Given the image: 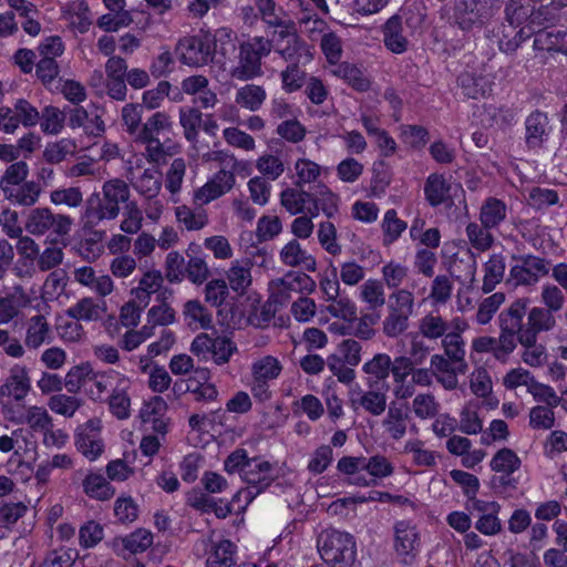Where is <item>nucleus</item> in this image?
<instances>
[{
    "label": "nucleus",
    "instance_id": "obj_54",
    "mask_svg": "<svg viewBox=\"0 0 567 567\" xmlns=\"http://www.w3.org/2000/svg\"><path fill=\"white\" fill-rule=\"evenodd\" d=\"M408 414L400 408H390L386 417L383 420V426L393 440L402 439L406 433Z\"/></svg>",
    "mask_w": 567,
    "mask_h": 567
},
{
    "label": "nucleus",
    "instance_id": "obj_20",
    "mask_svg": "<svg viewBox=\"0 0 567 567\" xmlns=\"http://www.w3.org/2000/svg\"><path fill=\"white\" fill-rule=\"evenodd\" d=\"M153 544L151 532L140 528L125 537H116L112 540V548L120 556L145 551Z\"/></svg>",
    "mask_w": 567,
    "mask_h": 567
},
{
    "label": "nucleus",
    "instance_id": "obj_43",
    "mask_svg": "<svg viewBox=\"0 0 567 567\" xmlns=\"http://www.w3.org/2000/svg\"><path fill=\"white\" fill-rule=\"evenodd\" d=\"M195 372L199 379L204 380V382L197 381L194 388L192 385H187L185 391H189L196 402L216 401L218 398V390L215 384L207 382L210 378L209 370L197 369Z\"/></svg>",
    "mask_w": 567,
    "mask_h": 567
},
{
    "label": "nucleus",
    "instance_id": "obj_5",
    "mask_svg": "<svg viewBox=\"0 0 567 567\" xmlns=\"http://www.w3.org/2000/svg\"><path fill=\"white\" fill-rule=\"evenodd\" d=\"M516 320L505 317L502 310L497 317L499 336H482L473 339L472 351L477 353H492L494 359L501 363H506L511 354L515 351L514 324Z\"/></svg>",
    "mask_w": 567,
    "mask_h": 567
},
{
    "label": "nucleus",
    "instance_id": "obj_33",
    "mask_svg": "<svg viewBox=\"0 0 567 567\" xmlns=\"http://www.w3.org/2000/svg\"><path fill=\"white\" fill-rule=\"evenodd\" d=\"M103 200L110 204L114 210L120 214V205L130 203V187L120 178L106 181L102 186Z\"/></svg>",
    "mask_w": 567,
    "mask_h": 567
},
{
    "label": "nucleus",
    "instance_id": "obj_64",
    "mask_svg": "<svg viewBox=\"0 0 567 567\" xmlns=\"http://www.w3.org/2000/svg\"><path fill=\"white\" fill-rule=\"evenodd\" d=\"M362 346L354 339H343L337 347L333 355L346 361L350 367H357L361 361Z\"/></svg>",
    "mask_w": 567,
    "mask_h": 567
},
{
    "label": "nucleus",
    "instance_id": "obj_16",
    "mask_svg": "<svg viewBox=\"0 0 567 567\" xmlns=\"http://www.w3.org/2000/svg\"><path fill=\"white\" fill-rule=\"evenodd\" d=\"M392 368V360L386 353H377L362 365L365 373L364 384L367 388H390L388 379Z\"/></svg>",
    "mask_w": 567,
    "mask_h": 567
},
{
    "label": "nucleus",
    "instance_id": "obj_11",
    "mask_svg": "<svg viewBox=\"0 0 567 567\" xmlns=\"http://www.w3.org/2000/svg\"><path fill=\"white\" fill-rule=\"evenodd\" d=\"M394 549L404 565H412L420 553V534L411 520H399L393 526Z\"/></svg>",
    "mask_w": 567,
    "mask_h": 567
},
{
    "label": "nucleus",
    "instance_id": "obj_34",
    "mask_svg": "<svg viewBox=\"0 0 567 567\" xmlns=\"http://www.w3.org/2000/svg\"><path fill=\"white\" fill-rule=\"evenodd\" d=\"M536 0H508L505 4V18L511 25L524 22L533 24Z\"/></svg>",
    "mask_w": 567,
    "mask_h": 567
},
{
    "label": "nucleus",
    "instance_id": "obj_36",
    "mask_svg": "<svg viewBox=\"0 0 567 567\" xmlns=\"http://www.w3.org/2000/svg\"><path fill=\"white\" fill-rule=\"evenodd\" d=\"M267 94L262 86L246 84L236 92L235 102L251 112L258 111L266 101Z\"/></svg>",
    "mask_w": 567,
    "mask_h": 567
},
{
    "label": "nucleus",
    "instance_id": "obj_31",
    "mask_svg": "<svg viewBox=\"0 0 567 567\" xmlns=\"http://www.w3.org/2000/svg\"><path fill=\"white\" fill-rule=\"evenodd\" d=\"M331 72L333 75L347 82L355 91L367 92L371 86L370 79L354 64L348 62L338 63Z\"/></svg>",
    "mask_w": 567,
    "mask_h": 567
},
{
    "label": "nucleus",
    "instance_id": "obj_61",
    "mask_svg": "<svg viewBox=\"0 0 567 567\" xmlns=\"http://www.w3.org/2000/svg\"><path fill=\"white\" fill-rule=\"evenodd\" d=\"M504 302V292H495L492 296L485 298L478 306L476 312V322L478 324H487Z\"/></svg>",
    "mask_w": 567,
    "mask_h": 567
},
{
    "label": "nucleus",
    "instance_id": "obj_12",
    "mask_svg": "<svg viewBox=\"0 0 567 567\" xmlns=\"http://www.w3.org/2000/svg\"><path fill=\"white\" fill-rule=\"evenodd\" d=\"M390 388H367L358 389L350 393V404L353 411L360 409L372 416H380L386 410L388 391Z\"/></svg>",
    "mask_w": 567,
    "mask_h": 567
},
{
    "label": "nucleus",
    "instance_id": "obj_6",
    "mask_svg": "<svg viewBox=\"0 0 567 567\" xmlns=\"http://www.w3.org/2000/svg\"><path fill=\"white\" fill-rule=\"evenodd\" d=\"M502 6L503 0H457L455 21L465 31L481 28L499 12Z\"/></svg>",
    "mask_w": 567,
    "mask_h": 567
},
{
    "label": "nucleus",
    "instance_id": "obj_51",
    "mask_svg": "<svg viewBox=\"0 0 567 567\" xmlns=\"http://www.w3.org/2000/svg\"><path fill=\"white\" fill-rule=\"evenodd\" d=\"M520 458L507 447L501 449L491 460L489 466L496 473H514L520 467Z\"/></svg>",
    "mask_w": 567,
    "mask_h": 567
},
{
    "label": "nucleus",
    "instance_id": "obj_14",
    "mask_svg": "<svg viewBox=\"0 0 567 567\" xmlns=\"http://www.w3.org/2000/svg\"><path fill=\"white\" fill-rule=\"evenodd\" d=\"M551 126L546 113L532 112L525 120L524 141L528 150L540 148L549 138Z\"/></svg>",
    "mask_w": 567,
    "mask_h": 567
},
{
    "label": "nucleus",
    "instance_id": "obj_46",
    "mask_svg": "<svg viewBox=\"0 0 567 567\" xmlns=\"http://www.w3.org/2000/svg\"><path fill=\"white\" fill-rule=\"evenodd\" d=\"M414 310V297L405 289H398L389 296L388 313L410 318Z\"/></svg>",
    "mask_w": 567,
    "mask_h": 567
},
{
    "label": "nucleus",
    "instance_id": "obj_40",
    "mask_svg": "<svg viewBox=\"0 0 567 567\" xmlns=\"http://www.w3.org/2000/svg\"><path fill=\"white\" fill-rule=\"evenodd\" d=\"M313 199V194L297 188H286L280 194V203L290 215L302 214Z\"/></svg>",
    "mask_w": 567,
    "mask_h": 567
},
{
    "label": "nucleus",
    "instance_id": "obj_38",
    "mask_svg": "<svg viewBox=\"0 0 567 567\" xmlns=\"http://www.w3.org/2000/svg\"><path fill=\"white\" fill-rule=\"evenodd\" d=\"M75 445L78 450L89 460H96L104 450V444L100 433L89 431H78L75 434Z\"/></svg>",
    "mask_w": 567,
    "mask_h": 567
},
{
    "label": "nucleus",
    "instance_id": "obj_30",
    "mask_svg": "<svg viewBox=\"0 0 567 567\" xmlns=\"http://www.w3.org/2000/svg\"><path fill=\"white\" fill-rule=\"evenodd\" d=\"M533 47L535 50L567 55V30L540 31L535 35Z\"/></svg>",
    "mask_w": 567,
    "mask_h": 567
},
{
    "label": "nucleus",
    "instance_id": "obj_37",
    "mask_svg": "<svg viewBox=\"0 0 567 567\" xmlns=\"http://www.w3.org/2000/svg\"><path fill=\"white\" fill-rule=\"evenodd\" d=\"M505 269V258L502 255L494 254L489 257L484 265L485 275L482 287L484 292L494 290L496 285L503 280Z\"/></svg>",
    "mask_w": 567,
    "mask_h": 567
},
{
    "label": "nucleus",
    "instance_id": "obj_56",
    "mask_svg": "<svg viewBox=\"0 0 567 567\" xmlns=\"http://www.w3.org/2000/svg\"><path fill=\"white\" fill-rule=\"evenodd\" d=\"M227 278L230 288L238 295H244L251 285V274L248 266H241L236 261L228 270Z\"/></svg>",
    "mask_w": 567,
    "mask_h": 567
},
{
    "label": "nucleus",
    "instance_id": "obj_63",
    "mask_svg": "<svg viewBox=\"0 0 567 567\" xmlns=\"http://www.w3.org/2000/svg\"><path fill=\"white\" fill-rule=\"evenodd\" d=\"M491 228H486L482 224L470 223L466 227V235L472 246L481 251L491 248L494 238L489 233Z\"/></svg>",
    "mask_w": 567,
    "mask_h": 567
},
{
    "label": "nucleus",
    "instance_id": "obj_17",
    "mask_svg": "<svg viewBox=\"0 0 567 567\" xmlns=\"http://www.w3.org/2000/svg\"><path fill=\"white\" fill-rule=\"evenodd\" d=\"M53 340L52 329L43 315L32 316L25 323L24 346L29 350H38Z\"/></svg>",
    "mask_w": 567,
    "mask_h": 567
},
{
    "label": "nucleus",
    "instance_id": "obj_42",
    "mask_svg": "<svg viewBox=\"0 0 567 567\" xmlns=\"http://www.w3.org/2000/svg\"><path fill=\"white\" fill-rule=\"evenodd\" d=\"M280 287L282 293L289 291L311 293L316 289V281L305 272L289 271L280 279Z\"/></svg>",
    "mask_w": 567,
    "mask_h": 567
},
{
    "label": "nucleus",
    "instance_id": "obj_15",
    "mask_svg": "<svg viewBox=\"0 0 567 567\" xmlns=\"http://www.w3.org/2000/svg\"><path fill=\"white\" fill-rule=\"evenodd\" d=\"M114 208L103 200V195L93 193L85 202L82 220L84 229L94 228L103 220H113L117 217Z\"/></svg>",
    "mask_w": 567,
    "mask_h": 567
},
{
    "label": "nucleus",
    "instance_id": "obj_24",
    "mask_svg": "<svg viewBox=\"0 0 567 567\" xmlns=\"http://www.w3.org/2000/svg\"><path fill=\"white\" fill-rule=\"evenodd\" d=\"M278 53L286 62L306 64L312 60L311 48L299 35L290 38L286 43H278L275 47Z\"/></svg>",
    "mask_w": 567,
    "mask_h": 567
},
{
    "label": "nucleus",
    "instance_id": "obj_52",
    "mask_svg": "<svg viewBox=\"0 0 567 567\" xmlns=\"http://www.w3.org/2000/svg\"><path fill=\"white\" fill-rule=\"evenodd\" d=\"M406 227L408 224L398 217L395 209L386 210L382 221L383 243L385 245L394 243Z\"/></svg>",
    "mask_w": 567,
    "mask_h": 567
},
{
    "label": "nucleus",
    "instance_id": "obj_59",
    "mask_svg": "<svg viewBox=\"0 0 567 567\" xmlns=\"http://www.w3.org/2000/svg\"><path fill=\"white\" fill-rule=\"evenodd\" d=\"M238 351L235 342L225 336L214 338L210 359L217 364L223 365L229 362L234 353Z\"/></svg>",
    "mask_w": 567,
    "mask_h": 567
},
{
    "label": "nucleus",
    "instance_id": "obj_47",
    "mask_svg": "<svg viewBox=\"0 0 567 567\" xmlns=\"http://www.w3.org/2000/svg\"><path fill=\"white\" fill-rule=\"evenodd\" d=\"M449 328V323L441 316L433 313L424 316L419 323L421 334L430 340L445 338Z\"/></svg>",
    "mask_w": 567,
    "mask_h": 567
},
{
    "label": "nucleus",
    "instance_id": "obj_4",
    "mask_svg": "<svg viewBox=\"0 0 567 567\" xmlns=\"http://www.w3.org/2000/svg\"><path fill=\"white\" fill-rule=\"evenodd\" d=\"M271 50V41L264 37H254L240 43L238 65L231 69V76L248 81L262 75L261 60L268 56Z\"/></svg>",
    "mask_w": 567,
    "mask_h": 567
},
{
    "label": "nucleus",
    "instance_id": "obj_3",
    "mask_svg": "<svg viewBox=\"0 0 567 567\" xmlns=\"http://www.w3.org/2000/svg\"><path fill=\"white\" fill-rule=\"evenodd\" d=\"M321 558L331 567H350L357 556L354 538L337 529L322 530L317 540Z\"/></svg>",
    "mask_w": 567,
    "mask_h": 567
},
{
    "label": "nucleus",
    "instance_id": "obj_57",
    "mask_svg": "<svg viewBox=\"0 0 567 567\" xmlns=\"http://www.w3.org/2000/svg\"><path fill=\"white\" fill-rule=\"evenodd\" d=\"M300 64L289 63L280 73L282 89L288 93L300 90L305 84L306 72L300 68Z\"/></svg>",
    "mask_w": 567,
    "mask_h": 567
},
{
    "label": "nucleus",
    "instance_id": "obj_8",
    "mask_svg": "<svg viewBox=\"0 0 567 567\" xmlns=\"http://www.w3.org/2000/svg\"><path fill=\"white\" fill-rule=\"evenodd\" d=\"M508 282L514 287L535 286L539 279L549 274L550 261L532 255H513Z\"/></svg>",
    "mask_w": 567,
    "mask_h": 567
},
{
    "label": "nucleus",
    "instance_id": "obj_32",
    "mask_svg": "<svg viewBox=\"0 0 567 567\" xmlns=\"http://www.w3.org/2000/svg\"><path fill=\"white\" fill-rule=\"evenodd\" d=\"M507 215L506 204L495 197H488L482 204L480 220L486 228H496L505 220Z\"/></svg>",
    "mask_w": 567,
    "mask_h": 567
},
{
    "label": "nucleus",
    "instance_id": "obj_9",
    "mask_svg": "<svg viewBox=\"0 0 567 567\" xmlns=\"http://www.w3.org/2000/svg\"><path fill=\"white\" fill-rule=\"evenodd\" d=\"M241 478L247 484L245 499L249 504L274 482V466L268 461L251 458L243 468Z\"/></svg>",
    "mask_w": 567,
    "mask_h": 567
},
{
    "label": "nucleus",
    "instance_id": "obj_62",
    "mask_svg": "<svg viewBox=\"0 0 567 567\" xmlns=\"http://www.w3.org/2000/svg\"><path fill=\"white\" fill-rule=\"evenodd\" d=\"M143 214L135 202H130L124 207L123 220L120 229L125 234H137L142 228Z\"/></svg>",
    "mask_w": 567,
    "mask_h": 567
},
{
    "label": "nucleus",
    "instance_id": "obj_25",
    "mask_svg": "<svg viewBox=\"0 0 567 567\" xmlns=\"http://www.w3.org/2000/svg\"><path fill=\"white\" fill-rule=\"evenodd\" d=\"M105 312V301H95L93 298L85 297L65 311L66 316L76 321H97Z\"/></svg>",
    "mask_w": 567,
    "mask_h": 567
},
{
    "label": "nucleus",
    "instance_id": "obj_50",
    "mask_svg": "<svg viewBox=\"0 0 567 567\" xmlns=\"http://www.w3.org/2000/svg\"><path fill=\"white\" fill-rule=\"evenodd\" d=\"M167 290L157 296L159 305L153 306L147 312V323L153 326H168L175 321V310L165 302Z\"/></svg>",
    "mask_w": 567,
    "mask_h": 567
},
{
    "label": "nucleus",
    "instance_id": "obj_19",
    "mask_svg": "<svg viewBox=\"0 0 567 567\" xmlns=\"http://www.w3.org/2000/svg\"><path fill=\"white\" fill-rule=\"evenodd\" d=\"M515 349L517 344L522 347L520 359L522 361L532 367L540 368L547 362L546 346L538 342V338L514 334Z\"/></svg>",
    "mask_w": 567,
    "mask_h": 567
},
{
    "label": "nucleus",
    "instance_id": "obj_53",
    "mask_svg": "<svg viewBox=\"0 0 567 567\" xmlns=\"http://www.w3.org/2000/svg\"><path fill=\"white\" fill-rule=\"evenodd\" d=\"M41 130L45 134H59L64 127L65 112L60 109L48 105L40 114Z\"/></svg>",
    "mask_w": 567,
    "mask_h": 567
},
{
    "label": "nucleus",
    "instance_id": "obj_1",
    "mask_svg": "<svg viewBox=\"0 0 567 567\" xmlns=\"http://www.w3.org/2000/svg\"><path fill=\"white\" fill-rule=\"evenodd\" d=\"M19 157V147L0 144V161L9 164L0 177V190L11 204L29 207L39 200L42 189L39 183L27 181L29 165Z\"/></svg>",
    "mask_w": 567,
    "mask_h": 567
},
{
    "label": "nucleus",
    "instance_id": "obj_23",
    "mask_svg": "<svg viewBox=\"0 0 567 567\" xmlns=\"http://www.w3.org/2000/svg\"><path fill=\"white\" fill-rule=\"evenodd\" d=\"M280 259L282 264L289 267H303L305 270L313 272L317 269V261L313 256L302 249L297 239L287 243L281 251Z\"/></svg>",
    "mask_w": 567,
    "mask_h": 567
},
{
    "label": "nucleus",
    "instance_id": "obj_22",
    "mask_svg": "<svg viewBox=\"0 0 567 567\" xmlns=\"http://www.w3.org/2000/svg\"><path fill=\"white\" fill-rule=\"evenodd\" d=\"M9 421L16 424H28L33 431L47 433L53 427L52 417L44 408L30 406L18 410L17 415H10Z\"/></svg>",
    "mask_w": 567,
    "mask_h": 567
},
{
    "label": "nucleus",
    "instance_id": "obj_39",
    "mask_svg": "<svg viewBox=\"0 0 567 567\" xmlns=\"http://www.w3.org/2000/svg\"><path fill=\"white\" fill-rule=\"evenodd\" d=\"M183 316L186 323L195 329H208L212 327V315L198 300H188L184 305Z\"/></svg>",
    "mask_w": 567,
    "mask_h": 567
},
{
    "label": "nucleus",
    "instance_id": "obj_10",
    "mask_svg": "<svg viewBox=\"0 0 567 567\" xmlns=\"http://www.w3.org/2000/svg\"><path fill=\"white\" fill-rule=\"evenodd\" d=\"M72 219L66 215H54L49 208H34L27 218L25 228L32 235H43L51 230L59 237L71 230Z\"/></svg>",
    "mask_w": 567,
    "mask_h": 567
},
{
    "label": "nucleus",
    "instance_id": "obj_7",
    "mask_svg": "<svg viewBox=\"0 0 567 567\" xmlns=\"http://www.w3.org/2000/svg\"><path fill=\"white\" fill-rule=\"evenodd\" d=\"M213 45V35L209 32H199L179 39L175 53L182 64L200 68L214 61Z\"/></svg>",
    "mask_w": 567,
    "mask_h": 567
},
{
    "label": "nucleus",
    "instance_id": "obj_48",
    "mask_svg": "<svg viewBox=\"0 0 567 567\" xmlns=\"http://www.w3.org/2000/svg\"><path fill=\"white\" fill-rule=\"evenodd\" d=\"M282 370L280 362L271 355H266L254 362L251 367L252 378L261 381H272L277 379Z\"/></svg>",
    "mask_w": 567,
    "mask_h": 567
},
{
    "label": "nucleus",
    "instance_id": "obj_2",
    "mask_svg": "<svg viewBox=\"0 0 567 567\" xmlns=\"http://www.w3.org/2000/svg\"><path fill=\"white\" fill-rule=\"evenodd\" d=\"M530 299L517 298L503 309L505 317L516 320L513 334L538 338L542 332L551 331L556 327L554 312L544 307L528 309Z\"/></svg>",
    "mask_w": 567,
    "mask_h": 567
},
{
    "label": "nucleus",
    "instance_id": "obj_29",
    "mask_svg": "<svg viewBox=\"0 0 567 567\" xmlns=\"http://www.w3.org/2000/svg\"><path fill=\"white\" fill-rule=\"evenodd\" d=\"M131 184L138 194L153 200L162 188V173L157 168H146L138 177L132 178Z\"/></svg>",
    "mask_w": 567,
    "mask_h": 567
},
{
    "label": "nucleus",
    "instance_id": "obj_27",
    "mask_svg": "<svg viewBox=\"0 0 567 567\" xmlns=\"http://www.w3.org/2000/svg\"><path fill=\"white\" fill-rule=\"evenodd\" d=\"M462 93L470 99L484 97L492 90L491 80L483 74L463 72L457 78Z\"/></svg>",
    "mask_w": 567,
    "mask_h": 567
},
{
    "label": "nucleus",
    "instance_id": "obj_21",
    "mask_svg": "<svg viewBox=\"0 0 567 567\" xmlns=\"http://www.w3.org/2000/svg\"><path fill=\"white\" fill-rule=\"evenodd\" d=\"M406 27L399 16H392L383 25V42L388 50L401 54L408 50L409 41L405 35Z\"/></svg>",
    "mask_w": 567,
    "mask_h": 567
},
{
    "label": "nucleus",
    "instance_id": "obj_26",
    "mask_svg": "<svg viewBox=\"0 0 567 567\" xmlns=\"http://www.w3.org/2000/svg\"><path fill=\"white\" fill-rule=\"evenodd\" d=\"M451 184L443 174H430L424 183L425 199L432 207H437L451 198Z\"/></svg>",
    "mask_w": 567,
    "mask_h": 567
},
{
    "label": "nucleus",
    "instance_id": "obj_60",
    "mask_svg": "<svg viewBox=\"0 0 567 567\" xmlns=\"http://www.w3.org/2000/svg\"><path fill=\"white\" fill-rule=\"evenodd\" d=\"M91 373L92 368L89 363L72 367L63 379L68 392L75 394L82 385L90 381Z\"/></svg>",
    "mask_w": 567,
    "mask_h": 567
},
{
    "label": "nucleus",
    "instance_id": "obj_44",
    "mask_svg": "<svg viewBox=\"0 0 567 567\" xmlns=\"http://www.w3.org/2000/svg\"><path fill=\"white\" fill-rule=\"evenodd\" d=\"M122 379H126L124 375L118 373L115 370H107L105 372H94L92 370L90 381L93 382L96 391L93 389L90 390L92 396L100 399L101 395L107 392L110 389L118 388Z\"/></svg>",
    "mask_w": 567,
    "mask_h": 567
},
{
    "label": "nucleus",
    "instance_id": "obj_49",
    "mask_svg": "<svg viewBox=\"0 0 567 567\" xmlns=\"http://www.w3.org/2000/svg\"><path fill=\"white\" fill-rule=\"evenodd\" d=\"M360 298L368 303L370 310L381 308L385 303L382 282L377 279H368L360 288Z\"/></svg>",
    "mask_w": 567,
    "mask_h": 567
},
{
    "label": "nucleus",
    "instance_id": "obj_45",
    "mask_svg": "<svg viewBox=\"0 0 567 567\" xmlns=\"http://www.w3.org/2000/svg\"><path fill=\"white\" fill-rule=\"evenodd\" d=\"M169 116L164 112H156L142 125L137 140L158 138L161 133L171 131Z\"/></svg>",
    "mask_w": 567,
    "mask_h": 567
},
{
    "label": "nucleus",
    "instance_id": "obj_35",
    "mask_svg": "<svg viewBox=\"0 0 567 567\" xmlns=\"http://www.w3.org/2000/svg\"><path fill=\"white\" fill-rule=\"evenodd\" d=\"M83 489L89 497L99 501H107L115 494L111 483L103 475L94 473L83 480Z\"/></svg>",
    "mask_w": 567,
    "mask_h": 567
},
{
    "label": "nucleus",
    "instance_id": "obj_41",
    "mask_svg": "<svg viewBox=\"0 0 567 567\" xmlns=\"http://www.w3.org/2000/svg\"><path fill=\"white\" fill-rule=\"evenodd\" d=\"M128 385V379H122L118 388L113 389L109 399L110 411L118 420H125L130 416L131 399L126 393Z\"/></svg>",
    "mask_w": 567,
    "mask_h": 567
},
{
    "label": "nucleus",
    "instance_id": "obj_28",
    "mask_svg": "<svg viewBox=\"0 0 567 567\" xmlns=\"http://www.w3.org/2000/svg\"><path fill=\"white\" fill-rule=\"evenodd\" d=\"M236 549L237 546L228 539L212 543L210 549L207 553L206 567L235 566Z\"/></svg>",
    "mask_w": 567,
    "mask_h": 567
},
{
    "label": "nucleus",
    "instance_id": "obj_55",
    "mask_svg": "<svg viewBox=\"0 0 567 567\" xmlns=\"http://www.w3.org/2000/svg\"><path fill=\"white\" fill-rule=\"evenodd\" d=\"M175 215L177 221L182 224L187 230H199L208 221L207 215L204 210H193L186 205L176 207Z\"/></svg>",
    "mask_w": 567,
    "mask_h": 567
},
{
    "label": "nucleus",
    "instance_id": "obj_18",
    "mask_svg": "<svg viewBox=\"0 0 567 567\" xmlns=\"http://www.w3.org/2000/svg\"><path fill=\"white\" fill-rule=\"evenodd\" d=\"M31 389L25 367L14 365L6 382L0 386V395L12 398L17 403L23 402Z\"/></svg>",
    "mask_w": 567,
    "mask_h": 567
},
{
    "label": "nucleus",
    "instance_id": "obj_13",
    "mask_svg": "<svg viewBox=\"0 0 567 567\" xmlns=\"http://www.w3.org/2000/svg\"><path fill=\"white\" fill-rule=\"evenodd\" d=\"M233 172L220 169L204 186L195 190L194 200L205 205L228 193L235 185Z\"/></svg>",
    "mask_w": 567,
    "mask_h": 567
},
{
    "label": "nucleus",
    "instance_id": "obj_58",
    "mask_svg": "<svg viewBox=\"0 0 567 567\" xmlns=\"http://www.w3.org/2000/svg\"><path fill=\"white\" fill-rule=\"evenodd\" d=\"M83 404V401L76 396L66 394H54L49 400V408L58 414L71 417Z\"/></svg>",
    "mask_w": 567,
    "mask_h": 567
}]
</instances>
